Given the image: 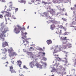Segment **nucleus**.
<instances>
[{
  "mask_svg": "<svg viewBox=\"0 0 76 76\" xmlns=\"http://www.w3.org/2000/svg\"><path fill=\"white\" fill-rule=\"evenodd\" d=\"M4 26L1 27V29H0V37L1 39H2L3 41H4V37L6 35H4V34L6 32L5 31H2L1 29L4 28Z\"/></svg>",
  "mask_w": 76,
  "mask_h": 76,
  "instance_id": "nucleus-1",
  "label": "nucleus"
},
{
  "mask_svg": "<svg viewBox=\"0 0 76 76\" xmlns=\"http://www.w3.org/2000/svg\"><path fill=\"white\" fill-rule=\"evenodd\" d=\"M17 26L18 28H17L16 27H15L14 30V31L15 32V33H16V34H17L20 32V30H22V28L21 27H20V26L19 25H17Z\"/></svg>",
  "mask_w": 76,
  "mask_h": 76,
  "instance_id": "nucleus-2",
  "label": "nucleus"
},
{
  "mask_svg": "<svg viewBox=\"0 0 76 76\" xmlns=\"http://www.w3.org/2000/svg\"><path fill=\"white\" fill-rule=\"evenodd\" d=\"M22 38L24 45L26 46L27 44H29V42L27 41L28 39H26V36H24L23 37H22Z\"/></svg>",
  "mask_w": 76,
  "mask_h": 76,
  "instance_id": "nucleus-3",
  "label": "nucleus"
},
{
  "mask_svg": "<svg viewBox=\"0 0 76 76\" xmlns=\"http://www.w3.org/2000/svg\"><path fill=\"white\" fill-rule=\"evenodd\" d=\"M41 64H42V65H41L39 64V63H37L35 64L36 66L37 67V68H39V69H42V66H44V64L45 65H46V63H44L43 62H41Z\"/></svg>",
  "mask_w": 76,
  "mask_h": 76,
  "instance_id": "nucleus-4",
  "label": "nucleus"
},
{
  "mask_svg": "<svg viewBox=\"0 0 76 76\" xmlns=\"http://www.w3.org/2000/svg\"><path fill=\"white\" fill-rule=\"evenodd\" d=\"M1 13H2L3 15H5V16H4L5 18V19L6 20V16H7V17H10L11 16V14L9 12H5V11H2Z\"/></svg>",
  "mask_w": 76,
  "mask_h": 76,
  "instance_id": "nucleus-5",
  "label": "nucleus"
},
{
  "mask_svg": "<svg viewBox=\"0 0 76 76\" xmlns=\"http://www.w3.org/2000/svg\"><path fill=\"white\" fill-rule=\"evenodd\" d=\"M51 20H50L49 21V23H55V24H57L58 23V22L56 20H53V18H50Z\"/></svg>",
  "mask_w": 76,
  "mask_h": 76,
  "instance_id": "nucleus-6",
  "label": "nucleus"
},
{
  "mask_svg": "<svg viewBox=\"0 0 76 76\" xmlns=\"http://www.w3.org/2000/svg\"><path fill=\"white\" fill-rule=\"evenodd\" d=\"M76 25V22L75 21H73L72 23L70 24L71 27H72V28H74L75 30H76V26H75V25Z\"/></svg>",
  "mask_w": 76,
  "mask_h": 76,
  "instance_id": "nucleus-7",
  "label": "nucleus"
},
{
  "mask_svg": "<svg viewBox=\"0 0 76 76\" xmlns=\"http://www.w3.org/2000/svg\"><path fill=\"white\" fill-rule=\"evenodd\" d=\"M10 56L13 57V56H18V54L16 52H13L11 54L9 55Z\"/></svg>",
  "mask_w": 76,
  "mask_h": 76,
  "instance_id": "nucleus-8",
  "label": "nucleus"
},
{
  "mask_svg": "<svg viewBox=\"0 0 76 76\" xmlns=\"http://www.w3.org/2000/svg\"><path fill=\"white\" fill-rule=\"evenodd\" d=\"M17 65L19 66L20 67H21V65H22V61H21L20 60H19L17 61Z\"/></svg>",
  "mask_w": 76,
  "mask_h": 76,
  "instance_id": "nucleus-9",
  "label": "nucleus"
},
{
  "mask_svg": "<svg viewBox=\"0 0 76 76\" xmlns=\"http://www.w3.org/2000/svg\"><path fill=\"white\" fill-rule=\"evenodd\" d=\"M34 65H35V63L34 61L31 62L29 63V66H30L31 68H33L34 66H35Z\"/></svg>",
  "mask_w": 76,
  "mask_h": 76,
  "instance_id": "nucleus-10",
  "label": "nucleus"
},
{
  "mask_svg": "<svg viewBox=\"0 0 76 76\" xmlns=\"http://www.w3.org/2000/svg\"><path fill=\"white\" fill-rule=\"evenodd\" d=\"M8 45H8L7 42H3L2 43V47H5L6 46H8Z\"/></svg>",
  "mask_w": 76,
  "mask_h": 76,
  "instance_id": "nucleus-11",
  "label": "nucleus"
},
{
  "mask_svg": "<svg viewBox=\"0 0 76 76\" xmlns=\"http://www.w3.org/2000/svg\"><path fill=\"white\" fill-rule=\"evenodd\" d=\"M56 33L58 34H59V35H61L62 34L61 30L59 28H58L56 31Z\"/></svg>",
  "mask_w": 76,
  "mask_h": 76,
  "instance_id": "nucleus-12",
  "label": "nucleus"
},
{
  "mask_svg": "<svg viewBox=\"0 0 76 76\" xmlns=\"http://www.w3.org/2000/svg\"><path fill=\"white\" fill-rule=\"evenodd\" d=\"M8 51L10 54H11L12 53V51H13V50L12 48H11L10 49H9L8 50Z\"/></svg>",
  "mask_w": 76,
  "mask_h": 76,
  "instance_id": "nucleus-13",
  "label": "nucleus"
},
{
  "mask_svg": "<svg viewBox=\"0 0 76 76\" xmlns=\"http://www.w3.org/2000/svg\"><path fill=\"white\" fill-rule=\"evenodd\" d=\"M56 28V26L54 24H52L50 25V29L52 30H53L54 28Z\"/></svg>",
  "mask_w": 76,
  "mask_h": 76,
  "instance_id": "nucleus-14",
  "label": "nucleus"
},
{
  "mask_svg": "<svg viewBox=\"0 0 76 76\" xmlns=\"http://www.w3.org/2000/svg\"><path fill=\"white\" fill-rule=\"evenodd\" d=\"M46 42L48 45H50V44H52V41L50 39L47 40Z\"/></svg>",
  "mask_w": 76,
  "mask_h": 76,
  "instance_id": "nucleus-15",
  "label": "nucleus"
},
{
  "mask_svg": "<svg viewBox=\"0 0 76 76\" xmlns=\"http://www.w3.org/2000/svg\"><path fill=\"white\" fill-rule=\"evenodd\" d=\"M43 15L44 16H47V17H48V18H50V16L48 15V13L44 12L43 13Z\"/></svg>",
  "mask_w": 76,
  "mask_h": 76,
  "instance_id": "nucleus-16",
  "label": "nucleus"
},
{
  "mask_svg": "<svg viewBox=\"0 0 76 76\" xmlns=\"http://www.w3.org/2000/svg\"><path fill=\"white\" fill-rule=\"evenodd\" d=\"M62 1V0H55L54 2L55 3H58L61 2Z\"/></svg>",
  "mask_w": 76,
  "mask_h": 76,
  "instance_id": "nucleus-17",
  "label": "nucleus"
},
{
  "mask_svg": "<svg viewBox=\"0 0 76 76\" xmlns=\"http://www.w3.org/2000/svg\"><path fill=\"white\" fill-rule=\"evenodd\" d=\"M19 2L20 3H24V4H25L26 3V1H23V0L19 1Z\"/></svg>",
  "mask_w": 76,
  "mask_h": 76,
  "instance_id": "nucleus-18",
  "label": "nucleus"
},
{
  "mask_svg": "<svg viewBox=\"0 0 76 76\" xmlns=\"http://www.w3.org/2000/svg\"><path fill=\"white\" fill-rule=\"evenodd\" d=\"M12 4V2L11 1L9 3V4H10L9 7H11V9H12V6H13V4Z\"/></svg>",
  "mask_w": 76,
  "mask_h": 76,
  "instance_id": "nucleus-19",
  "label": "nucleus"
},
{
  "mask_svg": "<svg viewBox=\"0 0 76 76\" xmlns=\"http://www.w3.org/2000/svg\"><path fill=\"white\" fill-rule=\"evenodd\" d=\"M67 45H63L61 47L62 48H64V49H66V48L67 47Z\"/></svg>",
  "mask_w": 76,
  "mask_h": 76,
  "instance_id": "nucleus-20",
  "label": "nucleus"
},
{
  "mask_svg": "<svg viewBox=\"0 0 76 76\" xmlns=\"http://www.w3.org/2000/svg\"><path fill=\"white\" fill-rule=\"evenodd\" d=\"M10 72H11V73H16V71L13 69L10 70Z\"/></svg>",
  "mask_w": 76,
  "mask_h": 76,
  "instance_id": "nucleus-21",
  "label": "nucleus"
},
{
  "mask_svg": "<svg viewBox=\"0 0 76 76\" xmlns=\"http://www.w3.org/2000/svg\"><path fill=\"white\" fill-rule=\"evenodd\" d=\"M56 60H58V61H61V59L59 57H55V58Z\"/></svg>",
  "mask_w": 76,
  "mask_h": 76,
  "instance_id": "nucleus-22",
  "label": "nucleus"
},
{
  "mask_svg": "<svg viewBox=\"0 0 76 76\" xmlns=\"http://www.w3.org/2000/svg\"><path fill=\"white\" fill-rule=\"evenodd\" d=\"M50 13L52 15H54L55 13V11L52 10V11H50Z\"/></svg>",
  "mask_w": 76,
  "mask_h": 76,
  "instance_id": "nucleus-23",
  "label": "nucleus"
},
{
  "mask_svg": "<svg viewBox=\"0 0 76 76\" xmlns=\"http://www.w3.org/2000/svg\"><path fill=\"white\" fill-rule=\"evenodd\" d=\"M3 53L4 54H5V53H6V52H7V49L6 48H4V50H3Z\"/></svg>",
  "mask_w": 76,
  "mask_h": 76,
  "instance_id": "nucleus-24",
  "label": "nucleus"
},
{
  "mask_svg": "<svg viewBox=\"0 0 76 76\" xmlns=\"http://www.w3.org/2000/svg\"><path fill=\"white\" fill-rule=\"evenodd\" d=\"M64 59L66 60V61H65V63L66 64H67L68 62V61H67V60H68V59L67 58H66V57L64 58Z\"/></svg>",
  "mask_w": 76,
  "mask_h": 76,
  "instance_id": "nucleus-25",
  "label": "nucleus"
},
{
  "mask_svg": "<svg viewBox=\"0 0 76 76\" xmlns=\"http://www.w3.org/2000/svg\"><path fill=\"white\" fill-rule=\"evenodd\" d=\"M62 20H63V21H65V22H67V19L63 18H61Z\"/></svg>",
  "mask_w": 76,
  "mask_h": 76,
  "instance_id": "nucleus-26",
  "label": "nucleus"
},
{
  "mask_svg": "<svg viewBox=\"0 0 76 76\" xmlns=\"http://www.w3.org/2000/svg\"><path fill=\"white\" fill-rule=\"evenodd\" d=\"M6 54H5V57H3L2 58H1L2 59H3V60H5L6 59Z\"/></svg>",
  "mask_w": 76,
  "mask_h": 76,
  "instance_id": "nucleus-27",
  "label": "nucleus"
},
{
  "mask_svg": "<svg viewBox=\"0 0 76 76\" xmlns=\"http://www.w3.org/2000/svg\"><path fill=\"white\" fill-rule=\"evenodd\" d=\"M10 70H12L13 69V66H11L10 67Z\"/></svg>",
  "mask_w": 76,
  "mask_h": 76,
  "instance_id": "nucleus-28",
  "label": "nucleus"
},
{
  "mask_svg": "<svg viewBox=\"0 0 76 76\" xmlns=\"http://www.w3.org/2000/svg\"><path fill=\"white\" fill-rule=\"evenodd\" d=\"M63 40H64V41H66H66H67V39H66V38H67V37H63Z\"/></svg>",
  "mask_w": 76,
  "mask_h": 76,
  "instance_id": "nucleus-29",
  "label": "nucleus"
},
{
  "mask_svg": "<svg viewBox=\"0 0 76 76\" xmlns=\"http://www.w3.org/2000/svg\"><path fill=\"white\" fill-rule=\"evenodd\" d=\"M53 54L54 53H57V51H56V49H55L54 50V52H53Z\"/></svg>",
  "mask_w": 76,
  "mask_h": 76,
  "instance_id": "nucleus-30",
  "label": "nucleus"
},
{
  "mask_svg": "<svg viewBox=\"0 0 76 76\" xmlns=\"http://www.w3.org/2000/svg\"><path fill=\"white\" fill-rule=\"evenodd\" d=\"M43 59L45 61H46V60H47V58H45V57H43Z\"/></svg>",
  "mask_w": 76,
  "mask_h": 76,
  "instance_id": "nucleus-31",
  "label": "nucleus"
},
{
  "mask_svg": "<svg viewBox=\"0 0 76 76\" xmlns=\"http://www.w3.org/2000/svg\"><path fill=\"white\" fill-rule=\"evenodd\" d=\"M63 52L64 54H67L68 53V52H66V51H63Z\"/></svg>",
  "mask_w": 76,
  "mask_h": 76,
  "instance_id": "nucleus-32",
  "label": "nucleus"
},
{
  "mask_svg": "<svg viewBox=\"0 0 76 76\" xmlns=\"http://www.w3.org/2000/svg\"><path fill=\"white\" fill-rule=\"evenodd\" d=\"M23 67L24 69H28V68H27V67H26V66L25 65H24Z\"/></svg>",
  "mask_w": 76,
  "mask_h": 76,
  "instance_id": "nucleus-33",
  "label": "nucleus"
},
{
  "mask_svg": "<svg viewBox=\"0 0 76 76\" xmlns=\"http://www.w3.org/2000/svg\"><path fill=\"white\" fill-rule=\"evenodd\" d=\"M3 16L2 15H0V18H1V19H3Z\"/></svg>",
  "mask_w": 76,
  "mask_h": 76,
  "instance_id": "nucleus-34",
  "label": "nucleus"
},
{
  "mask_svg": "<svg viewBox=\"0 0 76 76\" xmlns=\"http://www.w3.org/2000/svg\"><path fill=\"white\" fill-rule=\"evenodd\" d=\"M62 11H65V10H66L65 8H63L62 10H60Z\"/></svg>",
  "mask_w": 76,
  "mask_h": 76,
  "instance_id": "nucleus-35",
  "label": "nucleus"
},
{
  "mask_svg": "<svg viewBox=\"0 0 76 76\" xmlns=\"http://www.w3.org/2000/svg\"><path fill=\"white\" fill-rule=\"evenodd\" d=\"M71 10H74L75 8H74V7H73V8L71 7Z\"/></svg>",
  "mask_w": 76,
  "mask_h": 76,
  "instance_id": "nucleus-36",
  "label": "nucleus"
},
{
  "mask_svg": "<svg viewBox=\"0 0 76 76\" xmlns=\"http://www.w3.org/2000/svg\"><path fill=\"white\" fill-rule=\"evenodd\" d=\"M31 2L32 3H34V1H35V0H31Z\"/></svg>",
  "mask_w": 76,
  "mask_h": 76,
  "instance_id": "nucleus-37",
  "label": "nucleus"
},
{
  "mask_svg": "<svg viewBox=\"0 0 76 76\" xmlns=\"http://www.w3.org/2000/svg\"><path fill=\"white\" fill-rule=\"evenodd\" d=\"M68 33H69L68 32L67 33V32H65L64 34V35H67V34H68Z\"/></svg>",
  "mask_w": 76,
  "mask_h": 76,
  "instance_id": "nucleus-38",
  "label": "nucleus"
},
{
  "mask_svg": "<svg viewBox=\"0 0 76 76\" xmlns=\"http://www.w3.org/2000/svg\"><path fill=\"white\" fill-rule=\"evenodd\" d=\"M67 56H68V55H67V54L65 55V57H66V58H67Z\"/></svg>",
  "mask_w": 76,
  "mask_h": 76,
  "instance_id": "nucleus-39",
  "label": "nucleus"
},
{
  "mask_svg": "<svg viewBox=\"0 0 76 76\" xmlns=\"http://www.w3.org/2000/svg\"><path fill=\"white\" fill-rule=\"evenodd\" d=\"M39 50H40V51H42V49L41 48H39Z\"/></svg>",
  "mask_w": 76,
  "mask_h": 76,
  "instance_id": "nucleus-40",
  "label": "nucleus"
},
{
  "mask_svg": "<svg viewBox=\"0 0 76 76\" xmlns=\"http://www.w3.org/2000/svg\"><path fill=\"white\" fill-rule=\"evenodd\" d=\"M15 10L16 12H17V11H18V8H16L15 9Z\"/></svg>",
  "mask_w": 76,
  "mask_h": 76,
  "instance_id": "nucleus-41",
  "label": "nucleus"
},
{
  "mask_svg": "<svg viewBox=\"0 0 76 76\" xmlns=\"http://www.w3.org/2000/svg\"><path fill=\"white\" fill-rule=\"evenodd\" d=\"M54 56H55V57H58V55H54Z\"/></svg>",
  "mask_w": 76,
  "mask_h": 76,
  "instance_id": "nucleus-42",
  "label": "nucleus"
},
{
  "mask_svg": "<svg viewBox=\"0 0 76 76\" xmlns=\"http://www.w3.org/2000/svg\"><path fill=\"white\" fill-rule=\"evenodd\" d=\"M61 40H62V41H64L63 37V38H62V37H61Z\"/></svg>",
  "mask_w": 76,
  "mask_h": 76,
  "instance_id": "nucleus-43",
  "label": "nucleus"
},
{
  "mask_svg": "<svg viewBox=\"0 0 76 76\" xmlns=\"http://www.w3.org/2000/svg\"><path fill=\"white\" fill-rule=\"evenodd\" d=\"M3 25H4L3 23H2L1 24V26H3Z\"/></svg>",
  "mask_w": 76,
  "mask_h": 76,
  "instance_id": "nucleus-44",
  "label": "nucleus"
},
{
  "mask_svg": "<svg viewBox=\"0 0 76 76\" xmlns=\"http://www.w3.org/2000/svg\"><path fill=\"white\" fill-rule=\"evenodd\" d=\"M42 54L43 55H44V56H45V53L44 52L42 53Z\"/></svg>",
  "mask_w": 76,
  "mask_h": 76,
  "instance_id": "nucleus-45",
  "label": "nucleus"
},
{
  "mask_svg": "<svg viewBox=\"0 0 76 76\" xmlns=\"http://www.w3.org/2000/svg\"><path fill=\"white\" fill-rule=\"evenodd\" d=\"M63 26H60V28H63Z\"/></svg>",
  "mask_w": 76,
  "mask_h": 76,
  "instance_id": "nucleus-46",
  "label": "nucleus"
},
{
  "mask_svg": "<svg viewBox=\"0 0 76 76\" xmlns=\"http://www.w3.org/2000/svg\"><path fill=\"white\" fill-rule=\"evenodd\" d=\"M41 53H42V52H39L38 53V54H41Z\"/></svg>",
  "mask_w": 76,
  "mask_h": 76,
  "instance_id": "nucleus-47",
  "label": "nucleus"
},
{
  "mask_svg": "<svg viewBox=\"0 0 76 76\" xmlns=\"http://www.w3.org/2000/svg\"><path fill=\"white\" fill-rule=\"evenodd\" d=\"M65 16H67V13H65Z\"/></svg>",
  "mask_w": 76,
  "mask_h": 76,
  "instance_id": "nucleus-48",
  "label": "nucleus"
},
{
  "mask_svg": "<svg viewBox=\"0 0 76 76\" xmlns=\"http://www.w3.org/2000/svg\"><path fill=\"white\" fill-rule=\"evenodd\" d=\"M12 64H15V61H14L12 62Z\"/></svg>",
  "mask_w": 76,
  "mask_h": 76,
  "instance_id": "nucleus-49",
  "label": "nucleus"
},
{
  "mask_svg": "<svg viewBox=\"0 0 76 76\" xmlns=\"http://www.w3.org/2000/svg\"><path fill=\"white\" fill-rule=\"evenodd\" d=\"M61 75H62V76L63 75V72H62L61 73Z\"/></svg>",
  "mask_w": 76,
  "mask_h": 76,
  "instance_id": "nucleus-50",
  "label": "nucleus"
},
{
  "mask_svg": "<svg viewBox=\"0 0 76 76\" xmlns=\"http://www.w3.org/2000/svg\"><path fill=\"white\" fill-rule=\"evenodd\" d=\"M7 63V64H9V62H6V63H4V64Z\"/></svg>",
  "mask_w": 76,
  "mask_h": 76,
  "instance_id": "nucleus-51",
  "label": "nucleus"
},
{
  "mask_svg": "<svg viewBox=\"0 0 76 76\" xmlns=\"http://www.w3.org/2000/svg\"><path fill=\"white\" fill-rule=\"evenodd\" d=\"M5 9H6V8H7V6H6V5L5 7Z\"/></svg>",
  "mask_w": 76,
  "mask_h": 76,
  "instance_id": "nucleus-52",
  "label": "nucleus"
},
{
  "mask_svg": "<svg viewBox=\"0 0 76 76\" xmlns=\"http://www.w3.org/2000/svg\"><path fill=\"white\" fill-rule=\"evenodd\" d=\"M24 34H25V35H26V34H27V33L25 32V33H24Z\"/></svg>",
  "mask_w": 76,
  "mask_h": 76,
  "instance_id": "nucleus-53",
  "label": "nucleus"
},
{
  "mask_svg": "<svg viewBox=\"0 0 76 76\" xmlns=\"http://www.w3.org/2000/svg\"><path fill=\"white\" fill-rule=\"evenodd\" d=\"M29 26H28V27H27V29H29Z\"/></svg>",
  "mask_w": 76,
  "mask_h": 76,
  "instance_id": "nucleus-54",
  "label": "nucleus"
},
{
  "mask_svg": "<svg viewBox=\"0 0 76 76\" xmlns=\"http://www.w3.org/2000/svg\"><path fill=\"white\" fill-rule=\"evenodd\" d=\"M21 32L22 33V34H23V31H22Z\"/></svg>",
  "mask_w": 76,
  "mask_h": 76,
  "instance_id": "nucleus-55",
  "label": "nucleus"
},
{
  "mask_svg": "<svg viewBox=\"0 0 76 76\" xmlns=\"http://www.w3.org/2000/svg\"><path fill=\"white\" fill-rule=\"evenodd\" d=\"M2 1H3V2H4L5 1L4 0H3Z\"/></svg>",
  "mask_w": 76,
  "mask_h": 76,
  "instance_id": "nucleus-56",
  "label": "nucleus"
},
{
  "mask_svg": "<svg viewBox=\"0 0 76 76\" xmlns=\"http://www.w3.org/2000/svg\"><path fill=\"white\" fill-rule=\"evenodd\" d=\"M75 13V12L74 11L73 12V14H74Z\"/></svg>",
  "mask_w": 76,
  "mask_h": 76,
  "instance_id": "nucleus-57",
  "label": "nucleus"
},
{
  "mask_svg": "<svg viewBox=\"0 0 76 76\" xmlns=\"http://www.w3.org/2000/svg\"><path fill=\"white\" fill-rule=\"evenodd\" d=\"M51 76H54V75H51Z\"/></svg>",
  "mask_w": 76,
  "mask_h": 76,
  "instance_id": "nucleus-58",
  "label": "nucleus"
},
{
  "mask_svg": "<svg viewBox=\"0 0 76 76\" xmlns=\"http://www.w3.org/2000/svg\"><path fill=\"white\" fill-rule=\"evenodd\" d=\"M64 75H66V72H64Z\"/></svg>",
  "mask_w": 76,
  "mask_h": 76,
  "instance_id": "nucleus-59",
  "label": "nucleus"
},
{
  "mask_svg": "<svg viewBox=\"0 0 76 76\" xmlns=\"http://www.w3.org/2000/svg\"><path fill=\"white\" fill-rule=\"evenodd\" d=\"M51 72H53V70L51 71Z\"/></svg>",
  "mask_w": 76,
  "mask_h": 76,
  "instance_id": "nucleus-60",
  "label": "nucleus"
},
{
  "mask_svg": "<svg viewBox=\"0 0 76 76\" xmlns=\"http://www.w3.org/2000/svg\"><path fill=\"white\" fill-rule=\"evenodd\" d=\"M5 66H6V67H7V65H6Z\"/></svg>",
  "mask_w": 76,
  "mask_h": 76,
  "instance_id": "nucleus-61",
  "label": "nucleus"
},
{
  "mask_svg": "<svg viewBox=\"0 0 76 76\" xmlns=\"http://www.w3.org/2000/svg\"><path fill=\"white\" fill-rule=\"evenodd\" d=\"M30 49H32V48L30 47Z\"/></svg>",
  "mask_w": 76,
  "mask_h": 76,
  "instance_id": "nucleus-62",
  "label": "nucleus"
},
{
  "mask_svg": "<svg viewBox=\"0 0 76 76\" xmlns=\"http://www.w3.org/2000/svg\"><path fill=\"white\" fill-rule=\"evenodd\" d=\"M56 64H57V63H56V64L54 65V66H56Z\"/></svg>",
  "mask_w": 76,
  "mask_h": 76,
  "instance_id": "nucleus-63",
  "label": "nucleus"
},
{
  "mask_svg": "<svg viewBox=\"0 0 76 76\" xmlns=\"http://www.w3.org/2000/svg\"><path fill=\"white\" fill-rule=\"evenodd\" d=\"M34 28H36V26L34 27Z\"/></svg>",
  "mask_w": 76,
  "mask_h": 76,
  "instance_id": "nucleus-64",
  "label": "nucleus"
}]
</instances>
